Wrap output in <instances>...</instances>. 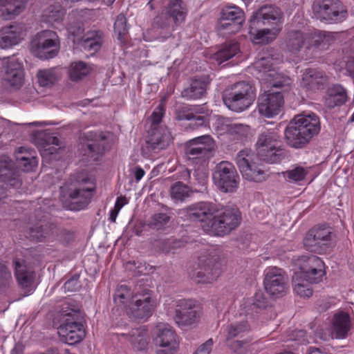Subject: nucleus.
<instances>
[{
  "label": "nucleus",
  "mask_w": 354,
  "mask_h": 354,
  "mask_svg": "<svg viewBox=\"0 0 354 354\" xmlns=\"http://www.w3.org/2000/svg\"><path fill=\"white\" fill-rule=\"evenodd\" d=\"M59 50V39L53 30H45L37 32L30 44L31 52L41 59L55 57Z\"/></svg>",
  "instance_id": "obj_7"
},
{
  "label": "nucleus",
  "mask_w": 354,
  "mask_h": 354,
  "mask_svg": "<svg viewBox=\"0 0 354 354\" xmlns=\"http://www.w3.org/2000/svg\"><path fill=\"white\" fill-rule=\"evenodd\" d=\"M253 156L250 149L241 150L236 157V162L244 178L250 181H261L266 178L265 171L256 165Z\"/></svg>",
  "instance_id": "obj_15"
},
{
  "label": "nucleus",
  "mask_w": 354,
  "mask_h": 354,
  "mask_svg": "<svg viewBox=\"0 0 354 354\" xmlns=\"http://www.w3.org/2000/svg\"><path fill=\"white\" fill-rule=\"evenodd\" d=\"M249 330L250 326L248 322L244 319L232 323L225 327L226 340L232 350L238 352L240 348L246 347L248 344L246 341L236 340L232 343L230 341L234 337H241L243 333L249 331Z\"/></svg>",
  "instance_id": "obj_28"
},
{
  "label": "nucleus",
  "mask_w": 354,
  "mask_h": 354,
  "mask_svg": "<svg viewBox=\"0 0 354 354\" xmlns=\"http://www.w3.org/2000/svg\"><path fill=\"white\" fill-rule=\"evenodd\" d=\"M89 136V139L93 140V143H88L86 145L89 153L93 154L94 152H97V153L101 151V146L103 145L104 140L105 138V136L100 133H91ZM93 156V155H92Z\"/></svg>",
  "instance_id": "obj_48"
},
{
  "label": "nucleus",
  "mask_w": 354,
  "mask_h": 354,
  "mask_svg": "<svg viewBox=\"0 0 354 354\" xmlns=\"http://www.w3.org/2000/svg\"><path fill=\"white\" fill-rule=\"evenodd\" d=\"M128 203L127 199L124 196L118 197L116 200L115 207L120 211L122 207Z\"/></svg>",
  "instance_id": "obj_62"
},
{
  "label": "nucleus",
  "mask_w": 354,
  "mask_h": 354,
  "mask_svg": "<svg viewBox=\"0 0 354 354\" xmlns=\"http://www.w3.org/2000/svg\"><path fill=\"white\" fill-rule=\"evenodd\" d=\"M153 341L157 354H174L179 347L176 332L167 324L156 326Z\"/></svg>",
  "instance_id": "obj_11"
},
{
  "label": "nucleus",
  "mask_w": 354,
  "mask_h": 354,
  "mask_svg": "<svg viewBox=\"0 0 354 354\" xmlns=\"http://www.w3.org/2000/svg\"><path fill=\"white\" fill-rule=\"evenodd\" d=\"M13 174L12 161L8 157H2L0 160V179L2 181L8 182L11 185H15V182L12 183L11 181H15V179H10Z\"/></svg>",
  "instance_id": "obj_44"
},
{
  "label": "nucleus",
  "mask_w": 354,
  "mask_h": 354,
  "mask_svg": "<svg viewBox=\"0 0 354 354\" xmlns=\"http://www.w3.org/2000/svg\"><path fill=\"white\" fill-rule=\"evenodd\" d=\"M28 237L32 240L41 241L42 238L44 237L43 229L41 227L31 229L29 232Z\"/></svg>",
  "instance_id": "obj_58"
},
{
  "label": "nucleus",
  "mask_w": 354,
  "mask_h": 354,
  "mask_svg": "<svg viewBox=\"0 0 354 354\" xmlns=\"http://www.w3.org/2000/svg\"><path fill=\"white\" fill-rule=\"evenodd\" d=\"M316 18L330 23L341 21L346 17V11L337 0H319L313 6Z\"/></svg>",
  "instance_id": "obj_12"
},
{
  "label": "nucleus",
  "mask_w": 354,
  "mask_h": 354,
  "mask_svg": "<svg viewBox=\"0 0 354 354\" xmlns=\"http://www.w3.org/2000/svg\"><path fill=\"white\" fill-rule=\"evenodd\" d=\"M268 306V300L261 290L257 291L254 295L248 299L243 304L244 309L248 308L252 310L254 308L263 309Z\"/></svg>",
  "instance_id": "obj_45"
},
{
  "label": "nucleus",
  "mask_w": 354,
  "mask_h": 354,
  "mask_svg": "<svg viewBox=\"0 0 354 354\" xmlns=\"http://www.w3.org/2000/svg\"><path fill=\"white\" fill-rule=\"evenodd\" d=\"M286 341H295L299 344H306L310 341L306 335V333L303 330H292L290 332L287 336Z\"/></svg>",
  "instance_id": "obj_51"
},
{
  "label": "nucleus",
  "mask_w": 354,
  "mask_h": 354,
  "mask_svg": "<svg viewBox=\"0 0 354 354\" xmlns=\"http://www.w3.org/2000/svg\"><path fill=\"white\" fill-rule=\"evenodd\" d=\"M222 271V266L219 262L210 257L201 256L198 259L193 277L198 283H212L220 276Z\"/></svg>",
  "instance_id": "obj_19"
},
{
  "label": "nucleus",
  "mask_w": 354,
  "mask_h": 354,
  "mask_svg": "<svg viewBox=\"0 0 354 354\" xmlns=\"http://www.w3.org/2000/svg\"><path fill=\"white\" fill-rule=\"evenodd\" d=\"M214 143L209 136H203L191 140L187 147V153L190 159L206 158L214 149Z\"/></svg>",
  "instance_id": "obj_27"
},
{
  "label": "nucleus",
  "mask_w": 354,
  "mask_h": 354,
  "mask_svg": "<svg viewBox=\"0 0 354 354\" xmlns=\"http://www.w3.org/2000/svg\"><path fill=\"white\" fill-rule=\"evenodd\" d=\"M15 275L19 284L22 288H28L33 282V272L19 261H15Z\"/></svg>",
  "instance_id": "obj_37"
},
{
  "label": "nucleus",
  "mask_w": 354,
  "mask_h": 354,
  "mask_svg": "<svg viewBox=\"0 0 354 354\" xmlns=\"http://www.w3.org/2000/svg\"><path fill=\"white\" fill-rule=\"evenodd\" d=\"M196 305L194 300L181 299L178 301L175 320L178 326H189L198 321L199 313L194 309Z\"/></svg>",
  "instance_id": "obj_25"
},
{
  "label": "nucleus",
  "mask_w": 354,
  "mask_h": 354,
  "mask_svg": "<svg viewBox=\"0 0 354 354\" xmlns=\"http://www.w3.org/2000/svg\"><path fill=\"white\" fill-rule=\"evenodd\" d=\"M178 215L184 220L199 221L206 223L207 230L211 231V221L215 218L216 207L209 203H198L180 209Z\"/></svg>",
  "instance_id": "obj_14"
},
{
  "label": "nucleus",
  "mask_w": 354,
  "mask_h": 354,
  "mask_svg": "<svg viewBox=\"0 0 354 354\" xmlns=\"http://www.w3.org/2000/svg\"><path fill=\"white\" fill-rule=\"evenodd\" d=\"M171 140V133L167 129L157 130L149 141L151 147L156 149H162L169 145Z\"/></svg>",
  "instance_id": "obj_42"
},
{
  "label": "nucleus",
  "mask_w": 354,
  "mask_h": 354,
  "mask_svg": "<svg viewBox=\"0 0 354 354\" xmlns=\"http://www.w3.org/2000/svg\"><path fill=\"white\" fill-rule=\"evenodd\" d=\"M320 131L319 117L314 113H301L294 117L286 127L284 135L288 144L300 148Z\"/></svg>",
  "instance_id": "obj_4"
},
{
  "label": "nucleus",
  "mask_w": 354,
  "mask_h": 354,
  "mask_svg": "<svg viewBox=\"0 0 354 354\" xmlns=\"http://www.w3.org/2000/svg\"><path fill=\"white\" fill-rule=\"evenodd\" d=\"M1 73L3 80L14 89H19L24 84V72L22 64L15 57L3 60Z\"/></svg>",
  "instance_id": "obj_23"
},
{
  "label": "nucleus",
  "mask_w": 354,
  "mask_h": 354,
  "mask_svg": "<svg viewBox=\"0 0 354 354\" xmlns=\"http://www.w3.org/2000/svg\"><path fill=\"white\" fill-rule=\"evenodd\" d=\"M308 173V169L302 167H296L294 169L284 172L283 176L289 182L296 183L303 180Z\"/></svg>",
  "instance_id": "obj_47"
},
{
  "label": "nucleus",
  "mask_w": 354,
  "mask_h": 354,
  "mask_svg": "<svg viewBox=\"0 0 354 354\" xmlns=\"http://www.w3.org/2000/svg\"><path fill=\"white\" fill-rule=\"evenodd\" d=\"M28 0H0V12L5 19H11L19 15Z\"/></svg>",
  "instance_id": "obj_31"
},
{
  "label": "nucleus",
  "mask_w": 354,
  "mask_h": 354,
  "mask_svg": "<svg viewBox=\"0 0 354 354\" xmlns=\"http://www.w3.org/2000/svg\"><path fill=\"white\" fill-rule=\"evenodd\" d=\"M17 166L24 171H30L37 165V159L33 156L17 155Z\"/></svg>",
  "instance_id": "obj_49"
},
{
  "label": "nucleus",
  "mask_w": 354,
  "mask_h": 354,
  "mask_svg": "<svg viewBox=\"0 0 354 354\" xmlns=\"http://www.w3.org/2000/svg\"><path fill=\"white\" fill-rule=\"evenodd\" d=\"M195 178L198 184L201 186H205L208 177V172L206 169H198L195 172Z\"/></svg>",
  "instance_id": "obj_54"
},
{
  "label": "nucleus",
  "mask_w": 354,
  "mask_h": 354,
  "mask_svg": "<svg viewBox=\"0 0 354 354\" xmlns=\"http://www.w3.org/2000/svg\"><path fill=\"white\" fill-rule=\"evenodd\" d=\"M153 220L160 225L166 223L169 221V216L163 213L158 214L154 215Z\"/></svg>",
  "instance_id": "obj_61"
},
{
  "label": "nucleus",
  "mask_w": 354,
  "mask_h": 354,
  "mask_svg": "<svg viewBox=\"0 0 354 354\" xmlns=\"http://www.w3.org/2000/svg\"><path fill=\"white\" fill-rule=\"evenodd\" d=\"M281 28L280 10L272 6H265L252 16L248 33L253 43L267 44L276 39Z\"/></svg>",
  "instance_id": "obj_2"
},
{
  "label": "nucleus",
  "mask_w": 354,
  "mask_h": 354,
  "mask_svg": "<svg viewBox=\"0 0 354 354\" xmlns=\"http://www.w3.org/2000/svg\"><path fill=\"white\" fill-rule=\"evenodd\" d=\"M59 75L55 68L43 69L38 71L37 77L41 86H50L58 80Z\"/></svg>",
  "instance_id": "obj_43"
},
{
  "label": "nucleus",
  "mask_w": 354,
  "mask_h": 354,
  "mask_svg": "<svg viewBox=\"0 0 354 354\" xmlns=\"http://www.w3.org/2000/svg\"><path fill=\"white\" fill-rule=\"evenodd\" d=\"M307 354H328V353L321 348L310 347Z\"/></svg>",
  "instance_id": "obj_64"
},
{
  "label": "nucleus",
  "mask_w": 354,
  "mask_h": 354,
  "mask_svg": "<svg viewBox=\"0 0 354 354\" xmlns=\"http://www.w3.org/2000/svg\"><path fill=\"white\" fill-rule=\"evenodd\" d=\"M127 19L122 14H120L115 20L114 24V32L117 35L118 39L124 44L127 38Z\"/></svg>",
  "instance_id": "obj_46"
},
{
  "label": "nucleus",
  "mask_w": 354,
  "mask_h": 354,
  "mask_svg": "<svg viewBox=\"0 0 354 354\" xmlns=\"http://www.w3.org/2000/svg\"><path fill=\"white\" fill-rule=\"evenodd\" d=\"M256 99L255 88L249 83L235 84L223 96L225 105L230 110L241 112L248 109Z\"/></svg>",
  "instance_id": "obj_6"
},
{
  "label": "nucleus",
  "mask_w": 354,
  "mask_h": 354,
  "mask_svg": "<svg viewBox=\"0 0 354 354\" xmlns=\"http://www.w3.org/2000/svg\"><path fill=\"white\" fill-rule=\"evenodd\" d=\"M334 39L333 32L319 30H292L288 35L286 53L292 61L308 59L326 49Z\"/></svg>",
  "instance_id": "obj_1"
},
{
  "label": "nucleus",
  "mask_w": 354,
  "mask_h": 354,
  "mask_svg": "<svg viewBox=\"0 0 354 354\" xmlns=\"http://www.w3.org/2000/svg\"><path fill=\"white\" fill-rule=\"evenodd\" d=\"M213 340L212 339H208L204 344L199 346L197 349V352L199 354H209L213 346Z\"/></svg>",
  "instance_id": "obj_59"
},
{
  "label": "nucleus",
  "mask_w": 354,
  "mask_h": 354,
  "mask_svg": "<svg viewBox=\"0 0 354 354\" xmlns=\"http://www.w3.org/2000/svg\"><path fill=\"white\" fill-rule=\"evenodd\" d=\"M79 287L77 279H71L64 283V289L67 291H74Z\"/></svg>",
  "instance_id": "obj_60"
},
{
  "label": "nucleus",
  "mask_w": 354,
  "mask_h": 354,
  "mask_svg": "<svg viewBox=\"0 0 354 354\" xmlns=\"http://www.w3.org/2000/svg\"><path fill=\"white\" fill-rule=\"evenodd\" d=\"M351 328V321L348 315L344 312H339L334 315L331 324L327 333H316L315 335L322 340L328 339H344L346 337Z\"/></svg>",
  "instance_id": "obj_24"
},
{
  "label": "nucleus",
  "mask_w": 354,
  "mask_h": 354,
  "mask_svg": "<svg viewBox=\"0 0 354 354\" xmlns=\"http://www.w3.org/2000/svg\"><path fill=\"white\" fill-rule=\"evenodd\" d=\"M245 127L243 124L230 121L227 134H241L245 131Z\"/></svg>",
  "instance_id": "obj_57"
},
{
  "label": "nucleus",
  "mask_w": 354,
  "mask_h": 354,
  "mask_svg": "<svg viewBox=\"0 0 354 354\" xmlns=\"http://www.w3.org/2000/svg\"><path fill=\"white\" fill-rule=\"evenodd\" d=\"M157 305L150 291L146 290L133 297V303L127 310L129 316L136 319H144L150 316Z\"/></svg>",
  "instance_id": "obj_22"
},
{
  "label": "nucleus",
  "mask_w": 354,
  "mask_h": 354,
  "mask_svg": "<svg viewBox=\"0 0 354 354\" xmlns=\"http://www.w3.org/2000/svg\"><path fill=\"white\" fill-rule=\"evenodd\" d=\"M39 137L43 138L44 133L42 131L39 132ZM36 144L40 151V153L43 158L50 160V156L57 153L61 149L59 144V139L57 137L51 136H46L45 139L43 140H37Z\"/></svg>",
  "instance_id": "obj_30"
},
{
  "label": "nucleus",
  "mask_w": 354,
  "mask_h": 354,
  "mask_svg": "<svg viewBox=\"0 0 354 354\" xmlns=\"http://www.w3.org/2000/svg\"><path fill=\"white\" fill-rule=\"evenodd\" d=\"M57 333L63 342L71 345L80 342L85 336L83 325L71 313L67 314L63 323L58 327Z\"/></svg>",
  "instance_id": "obj_21"
},
{
  "label": "nucleus",
  "mask_w": 354,
  "mask_h": 354,
  "mask_svg": "<svg viewBox=\"0 0 354 354\" xmlns=\"http://www.w3.org/2000/svg\"><path fill=\"white\" fill-rule=\"evenodd\" d=\"M213 181L220 191L234 193L239 187L240 178L232 163L222 161L216 167L213 174Z\"/></svg>",
  "instance_id": "obj_9"
},
{
  "label": "nucleus",
  "mask_w": 354,
  "mask_h": 354,
  "mask_svg": "<svg viewBox=\"0 0 354 354\" xmlns=\"http://www.w3.org/2000/svg\"><path fill=\"white\" fill-rule=\"evenodd\" d=\"M244 21V12L236 6H226L221 12L218 24L219 31L234 34L239 31Z\"/></svg>",
  "instance_id": "obj_20"
},
{
  "label": "nucleus",
  "mask_w": 354,
  "mask_h": 354,
  "mask_svg": "<svg viewBox=\"0 0 354 354\" xmlns=\"http://www.w3.org/2000/svg\"><path fill=\"white\" fill-rule=\"evenodd\" d=\"M304 245L308 250L324 254L333 246V232L330 227L321 225L308 232L304 239Z\"/></svg>",
  "instance_id": "obj_10"
},
{
  "label": "nucleus",
  "mask_w": 354,
  "mask_h": 354,
  "mask_svg": "<svg viewBox=\"0 0 354 354\" xmlns=\"http://www.w3.org/2000/svg\"><path fill=\"white\" fill-rule=\"evenodd\" d=\"M281 62L278 55L261 56L254 62L252 69L261 74L258 78L268 86L279 88L286 91L290 88L292 81L275 70L274 66Z\"/></svg>",
  "instance_id": "obj_5"
},
{
  "label": "nucleus",
  "mask_w": 354,
  "mask_h": 354,
  "mask_svg": "<svg viewBox=\"0 0 354 354\" xmlns=\"http://www.w3.org/2000/svg\"><path fill=\"white\" fill-rule=\"evenodd\" d=\"M131 296L130 290L125 285L120 286L116 290L114 301L120 306L124 304Z\"/></svg>",
  "instance_id": "obj_50"
},
{
  "label": "nucleus",
  "mask_w": 354,
  "mask_h": 354,
  "mask_svg": "<svg viewBox=\"0 0 354 354\" xmlns=\"http://www.w3.org/2000/svg\"><path fill=\"white\" fill-rule=\"evenodd\" d=\"M347 99L346 90L340 85H334L328 89L325 104L329 108L341 106Z\"/></svg>",
  "instance_id": "obj_34"
},
{
  "label": "nucleus",
  "mask_w": 354,
  "mask_h": 354,
  "mask_svg": "<svg viewBox=\"0 0 354 354\" xmlns=\"http://www.w3.org/2000/svg\"><path fill=\"white\" fill-rule=\"evenodd\" d=\"M193 193L194 190L192 188L181 182L174 183L170 189L171 199L175 203L185 201L187 198H189Z\"/></svg>",
  "instance_id": "obj_39"
},
{
  "label": "nucleus",
  "mask_w": 354,
  "mask_h": 354,
  "mask_svg": "<svg viewBox=\"0 0 354 354\" xmlns=\"http://www.w3.org/2000/svg\"><path fill=\"white\" fill-rule=\"evenodd\" d=\"M230 122V120L228 119L222 117H218L215 119L213 126L218 135L222 136L227 133Z\"/></svg>",
  "instance_id": "obj_52"
},
{
  "label": "nucleus",
  "mask_w": 354,
  "mask_h": 354,
  "mask_svg": "<svg viewBox=\"0 0 354 354\" xmlns=\"http://www.w3.org/2000/svg\"><path fill=\"white\" fill-rule=\"evenodd\" d=\"M102 33L99 30L87 32L81 40V45L85 50L91 53L97 52L102 46Z\"/></svg>",
  "instance_id": "obj_33"
},
{
  "label": "nucleus",
  "mask_w": 354,
  "mask_h": 354,
  "mask_svg": "<svg viewBox=\"0 0 354 354\" xmlns=\"http://www.w3.org/2000/svg\"><path fill=\"white\" fill-rule=\"evenodd\" d=\"M283 96L280 92H266L258 98L257 110L261 116L273 118L283 111Z\"/></svg>",
  "instance_id": "obj_16"
},
{
  "label": "nucleus",
  "mask_w": 354,
  "mask_h": 354,
  "mask_svg": "<svg viewBox=\"0 0 354 354\" xmlns=\"http://www.w3.org/2000/svg\"><path fill=\"white\" fill-rule=\"evenodd\" d=\"M215 218L211 221V232L222 236L235 228L240 221V213L236 209H225L223 212L216 209Z\"/></svg>",
  "instance_id": "obj_18"
},
{
  "label": "nucleus",
  "mask_w": 354,
  "mask_h": 354,
  "mask_svg": "<svg viewBox=\"0 0 354 354\" xmlns=\"http://www.w3.org/2000/svg\"><path fill=\"white\" fill-rule=\"evenodd\" d=\"M26 35V28L23 24H13L3 28L0 38V47L10 48L19 44Z\"/></svg>",
  "instance_id": "obj_26"
},
{
  "label": "nucleus",
  "mask_w": 354,
  "mask_h": 354,
  "mask_svg": "<svg viewBox=\"0 0 354 354\" xmlns=\"http://www.w3.org/2000/svg\"><path fill=\"white\" fill-rule=\"evenodd\" d=\"M209 83V79L207 76H203L199 78H195L190 84V86L183 90V97L188 100H196L202 97Z\"/></svg>",
  "instance_id": "obj_29"
},
{
  "label": "nucleus",
  "mask_w": 354,
  "mask_h": 354,
  "mask_svg": "<svg viewBox=\"0 0 354 354\" xmlns=\"http://www.w3.org/2000/svg\"><path fill=\"white\" fill-rule=\"evenodd\" d=\"M281 147L280 136L274 129L263 131L256 143V151L258 158L269 163H274L279 159Z\"/></svg>",
  "instance_id": "obj_8"
},
{
  "label": "nucleus",
  "mask_w": 354,
  "mask_h": 354,
  "mask_svg": "<svg viewBox=\"0 0 354 354\" xmlns=\"http://www.w3.org/2000/svg\"><path fill=\"white\" fill-rule=\"evenodd\" d=\"M167 3L166 14L171 17L176 24L183 22L187 15L185 5L181 0H164Z\"/></svg>",
  "instance_id": "obj_32"
},
{
  "label": "nucleus",
  "mask_w": 354,
  "mask_h": 354,
  "mask_svg": "<svg viewBox=\"0 0 354 354\" xmlns=\"http://www.w3.org/2000/svg\"><path fill=\"white\" fill-rule=\"evenodd\" d=\"M325 80L326 77L324 75L323 72L316 69L308 68L303 73L301 84L304 86L313 88L318 87Z\"/></svg>",
  "instance_id": "obj_38"
},
{
  "label": "nucleus",
  "mask_w": 354,
  "mask_h": 354,
  "mask_svg": "<svg viewBox=\"0 0 354 354\" xmlns=\"http://www.w3.org/2000/svg\"><path fill=\"white\" fill-rule=\"evenodd\" d=\"M297 266L292 277L294 292L301 297H310L313 290L309 284L321 281L325 274L324 263L314 255L303 256L298 259Z\"/></svg>",
  "instance_id": "obj_3"
},
{
  "label": "nucleus",
  "mask_w": 354,
  "mask_h": 354,
  "mask_svg": "<svg viewBox=\"0 0 354 354\" xmlns=\"http://www.w3.org/2000/svg\"><path fill=\"white\" fill-rule=\"evenodd\" d=\"M163 15L164 14L162 13L161 15H159V16L156 17L155 20H154V22L158 26H160V27H163L164 26H165V25H167L168 24V18L167 17H165V19H164V21L161 22L162 18L164 17Z\"/></svg>",
  "instance_id": "obj_63"
},
{
  "label": "nucleus",
  "mask_w": 354,
  "mask_h": 354,
  "mask_svg": "<svg viewBox=\"0 0 354 354\" xmlns=\"http://www.w3.org/2000/svg\"><path fill=\"white\" fill-rule=\"evenodd\" d=\"M79 187L69 194L71 210L79 211L84 209L90 202L95 189L93 179L91 178H78Z\"/></svg>",
  "instance_id": "obj_17"
},
{
  "label": "nucleus",
  "mask_w": 354,
  "mask_h": 354,
  "mask_svg": "<svg viewBox=\"0 0 354 354\" xmlns=\"http://www.w3.org/2000/svg\"><path fill=\"white\" fill-rule=\"evenodd\" d=\"M92 71V67L82 61L71 63L69 67V77L73 80H79L88 75Z\"/></svg>",
  "instance_id": "obj_41"
},
{
  "label": "nucleus",
  "mask_w": 354,
  "mask_h": 354,
  "mask_svg": "<svg viewBox=\"0 0 354 354\" xmlns=\"http://www.w3.org/2000/svg\"><path fill=\"white\" fill-rule=\"evenodd\" d=\"M164 114V106L162 104L158 105L153 111L151 115V120L153 124H158L160 122Z\"/></svg>",
  "instance_id": "obj_55"
},
{
  "label": "nucleus",
  "mask_w": 354,
  "mask_h": 354,
  "mask_svg": "<svg viewBox=\"0 0 354 354\" xmlns=\"http://www.w3.org/2000/svg\"><path fill=\"white\" fill-rule=\"evenodd\" d=\"M11 274L6 266L0 263V285H6L11 279Z\"/></svg>",
  "instance_id": "obj_56"
},
{
  "label": "nucleus",
  "mask_w": 354,
  "mask_h": 354,
  "mask_svg": "<svg viewBox=\"0 0 354 354\" xmlns=\"http://www.w3.org/2000/svg\"><path fill=\"white\" fill-rule=\"evenodd\" d=\"M264 287L273 297H283L288 290V277L285 272L277 267H269L265 270Z\"/></svg>",
  "instance_id": "obj_13"
},
{
  "label": "nucleus",
  "mask_w": 354,
  "mask_h": 354,
  "mask_svg": "<svg viewBox=\"0 0 354 354\" xmlns=\"http://www.w3.org/2000/svg\"><path fill=\"white\" fill-rule=\"evenodd\" d=\"M127 268L131 270L134 274L138 275V274H147L150 270L152 269L151 267H149V270L148 266H146L145 263L142 264L141 263H139L138 266H136L135 262H129L127 263Z\"/></svg>",
  "instance_id": "obj_53"
},
{
  "label": "nucleus",
  "mask_w": 354,
  "mask_h": 354,
  "mask_svg": "<svg viewBox=\"0 0 354 354\" xmlns=\"http://www.w3.org/2000/svg\"><path fill=\"white\" fill-rule=\"evenodd\" d=\"M149 335L145 328L133 330L129 336V341L133 348L136 351L145 350L149 344Z\"/></svg>",
  "instance_id": "obj_35"
},
{
  "label": "nucleus",
  "mask_w": 354,
  "mask_h": 354,
  "mask_svg": "<svg viewBox=\"0 0 354 354\" xmlns=\"http://www.w3.org/2000/svg\"><path fill=\"white\" fill-rule=\"evenodd\" d=\"M239 55L240 47L239 44L236 42H230L214 54V59L220 64L233 57L238 58Z\"/></svg>",
  "instance_id": "obj_36"
},
{
  "label": "nucleus",
  "mask_w": 354,
  "mask_h": 354,
  "mask_svg": "<svg viewBox=\"0 0 354 354\" xmlns=\"http://www.w3.org/2000/svg\"><path fill=\"white\" fill-rule=\"evenodd\" d=\"M64 10L60 6H51L44 11L43 21L58 28L57 24L62 21Z\"/></svg>",
  "instance_id": "obj_40"
}]
</instances>
